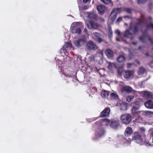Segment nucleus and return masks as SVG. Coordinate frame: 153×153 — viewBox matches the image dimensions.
Wrapping results in <instances>:
<instances>
[{
    "mask_svg": "<svg viewBox=\"0 0 153 153\" xmlns=\"http://www.w3.org/2000/svg\"><path fill=\"white\" fill-rule=\"evenodd\" d=\"M136 62L139 65L140 64V62L138 60H136Z\"/></svg>",
    "mask_w": 153,
    "mask_h": 153,
    "instance_id": "nucleus-54",
    "label": "nucleus"
},
{
    "mask_svg": "<svg viewBox=\"0 0 153 153\" xmlns=\"http://www.w3.org/2000/svg\"><path fill=\"white\" fill-rule=\"evenodd\" d=\"M105 7L103 5H99L97 6V10L99 13L100 14H103L105 12Z\"/></svg>",
    "mask_w": 153,
    "mask_h": 153,
    "instance_id": "nucleus-19",
    "label": "nucleus"
},
{
    "mask_svg": "<svg viewBox=\"0 0 153 153\" xmlns=\"http://www.w3.org/2000/svg\"><path fill=\"white\" fill-rule=\"evenodd\" d=\"M110 96L112 99L117 100L118 99V95L115 93H112L111 94Z\"/></svg>",
    "mask_w": 153,
    "mask_h": 153,
    "instance_id": "nucleus-30",
    "label": "nucleus"
},
{
    "mask_svg": "<svg viewBox=\"0 0 153 153\" xmlns=\"http://www.w3.org/2000/svg\"><path fill=\"white\" fill-rule=\"evenodd\" d=\"M96 36L97 35V33H96Z\"/></svg>",
    "mask_w": 153,
    "mask_h": 153,
    "instance_id": "nucleus-64",
    "label": "nucleus"
},
{
    "mask_svg": "<svg viewBox=\"0 0 153 153\" xmlns=\"http://www.w3.org/2000/svg\"><path fill=\"white\" fill-rule=\"evenodd\" d=\"M121 91L122 92L130 93L131 92H134V91L130 87L126 86L122 87L121 88Z\"/></svg>",
    "mask_w": 153,
    "mask_h": 153,
    "instance_id": "nucleus-12",
    "label": "nucleus"
},
{
    "mask_svg": "<svg viewBox=\"0 0 153 153\" xmlns=\"http://www.w3.org/2000/svg\"><path fill=\"white\" fill-rule=\"evenodd\" d=\"M146 0H137L139 3H143Z\"/></svg>",
    "mask_w": 153,
    "mask_h": 153,
    "instance_id": "nucleus-43",
    "label": "nucleus"
},
{
    "mask_svg": "<svg viewBox=\"0 0 153 153\" xmlns=\"http://www.w3.org/2000/svg\"><path fill=\"white\" fill-rule=\"evenodd\" d=\"M115 33H116L118 36H121V33L120 31L118 30H116Z\"/></svg>",
    "mask_w": 153,
    "mask_h": 153,
    "instance_id": "nucleus-39",
    "label": "nucleus"
},
{
    "mask_svg": "<svg viewBox=\"0 0 153 153\" xmlns=\"http://www.w3.org/2000/svg\"><path fill=\"white\" fill-rule=\"evenodd\" d=\"M118 73L120 76H121L123 74L124 78L128 79L133 76L134 72L133 71H123L122 73L120 71V69H119L118 70Z\"/></svg>",
    "mask_w": 153,
    "mask_h": 153,
    "instance_id": "nucleus-7",
    "label": "nucleus"
},
{
    "mask_svg": "<svg viewBox=\"0 0 153 153\" xmlns=\"http://www.w3.org/2000/svg\"><path fill=\"white\" fill-rule=\"evenodd\" d=\"M108 31L109 34L108 35L109 37H112L113 36V32L111 30V27H108Z\"/></svg>",
    "mask_w": 153,
    "mask_h": 153,
    "instance_id": "nucleus-33",
    "label": "nucleus"
},
{
    "mask_svg": "<svg viewBox=\"0 0 153 153\" xmlns=\"http://www.w3.org/2000/svg\"><path fill=\"white\" fill-rule=\"evenodd\" d=\"M62 50L64 52V53H65V52H66V51L65 49V48H63L62 49Z\"/></svg>",
    "mask_w": 153,
    "mask_h": 153,
    "instance_id": "nucleus-53",
    "label": "nucleus"
},
{
    "mask_svg": "<svg viewBox=\"0 0 153 153\" xmlns=\"http://www.w3.org/2000/svg\"><path fill=\"white\" fill-rule=\"evenodd\" d=\"M118 126V123L116 121H113L110 122V126L113 128H115Z\"/></svg>",
    "mask_w": 153,
    "mask_h": 153,
    "instance_id": "nucleus-25",
    "label": "nucleus"
},
{
    "mask_svg": "<svg viewBox=\"0 0 153 153\" xmlns=\"http://www.w3.org/2000/svg\"><path fill=\"white\" fill-rule=\"evenodd\" d=\"M149 19L150 20H151V19H152V18H151L150 17H149Z\"/></svg>",
    "mask_w": 153,
    "mask_h": 153,
    "instance_id": "nucleus-59",
    "label": "nucleus"
},
{
    "mask_svg": "<svg viewBox=\"0 0 153 153\" xmlns=\"http://www.w3.org/2000/svg\"><path fill=\"white\" fill-rule=\"evenodd\" d=\"M87 39L86 36L82 35V38H80L74 42V44L76 47H79L84 45L86 42Z\"/></svg>",
    "mask_w": 153,
    "mask_h": 153,
    "instance_id": "nucleus-6",
    "label": "nucleus"
},
{
    "mask_svg": "<svg viewBox=\"0 0 153 153\" xmlns=\"http://www.w3.org/2000/svg\"><path fill=\"white\" fill-rule=\"evenodd\" d=\"M106 54L108 57H112L113 56V53L110 49H107L106 51Z\"/></svg>",
    "mask_w": 153,
    "mask_h": 153,
    "instance_id": "nucleus-24",
    "label": "nucleus"
},
{
    "mask_svg": "<svg viewBox=\"0 0 153 153\" xmlns=\"http://www.w3.org/2000/svg\"><path fill=\"white\" fill-rule=\"evenodd\" d=\"M97 51V54H99V57L100 59V60L99 61V63L100 64H102L103 63L102 58L103 57V54L102 51V50H99L98 48L96 47Z\"/></svg>",
    "mask_w": 153,
    "mask_h": 153,
    "instance_id": "nucleus-20",
    "label": "nucleus"
},
{
    "mask_svg": "<svg viewBox=\"0 0 153 153\" xmlns=\"http://www.w3.org/2000/svg\"><path fill=\"white\" fill-rule=\"evenodd\" d=\"M123 140L124 143L128 142V143H130V142H131V141L127 142V140L125 138H123Z\"/></svg>",
    "mask_w": 153,
    "mask_h": 153,
    "instance_id": "nucleus-46",
    "label": "nucleus"
},
{
    "mask_svg": "<svg viewBox=\"0 0 153 153\" xmlns=\"http://www.w3.org/2000/svg\"><path fill=\"white\" fill-rule=\"evenodd\" d=\"M146 145L147 146H152L153 145L147 142L146 143Z\"/></svg>",
    "mask_w": 153,
    "mask_h": 153,
    "instance_id": "nucleus-50",
    "label": "nucleus"
},
{
    "mask_svg": "<svg viewBox=\"0 0 153 153\" xmlns=\"http://www.w3.org/2000/svg\"><path fill=\"white\" fill-rule=\"evenodd\" d=\"M99 19V18H97H97H96V20H98Z\"/></svg>",
    "mask_w": 153,
    "mask_h": 153,
    "instance_id": "nucleus-60",
    "label": "nucleus"
},
{
    "mask_svg": "<svg viewBox=\"0 0 153 153\" xmlns=\"http://www.w3.org/2000/svg\"><path fill=\"white\" fill-rule=\"evenodd\" d=\"M138 30V29L136 27H133V26L132 23L130 25V26L129 30H127L126 31L124 36L128 38H129L131 39H132L133 38V35L130 32V31H133L134 34L136 33V31Z\"/></svg>",
    "mask_w": 153,
    "mask_h": 153,
    "instance_id": "nucleus-3",
    "label": "nucleus"
},
{
    "mask_svg": "<svg viewBox=\"0 0 153 153\" xmlns=\"http://www.w3.org/2000/svg\"><path fill=\"white\" fill-rule=\"evenodd\" d=\"M132 139L133 140L135 141V142L138 143H140L143 141L141 135L137 131H135L134 133Z\"/></svg>",
    "mask_w": 153,
    "mask_h": 153,
    "instance_id": "nucleus-9",
    "label": "nucleus"
},
{
    "mask_svg": "<svg viewBox=\"0 0 153 153\" xmlns=\"http://www.w3.org/2000/svg\"><path fill=\"white\" fill-rule=\"evenodd\" d=\"M145 105L146 107L149 109H153V101L149 100L145 103Z\"/></svg>",
    "mask_w": 153,
    "mask_h": 153,
    "instance_id": "nucleus-18",
    "label": "nucleus"
},
{
    "mask_svg": "<svg viewBox=\"0 0 153 153\" xmlns=\"http://www.w3.org/2000/svg\"><path fill=\"white\" fill-rule=\"evenodd\" d=\"M132 118V117L130 114L126 113L122 114L120 116V119L123 123L127 124L131 122Z\"/></svg>",
    "mask_w": 153,
    "mask_h": 153,
    "instance_id": "nucleus-4",
    "label": "nucleus"
},
{
    "mask_svg": "<svg viewBox=\"0 0 153 153\" xmlns=\"http://www.w3.org/2000/svg\"><path fill=\"white\" fill-rule=\"evenodd\" d=\"M140 131L141 132H144L145 131V129L143 127H140L139 128Z\"/></svg>",
    "mask_w": 153,
    "mask_h": 153,
    "instance_id": "nucleus-44",
    "label": "nucleus"
},
{
    "mask_svg": "<svg viewBox=\"0 0 153 153\" xmlns=\"http://www.w3.org/2000/svg\"><path fill=\"white\" fill-rule=\"evenodd\" d=\"M125 11L128 13H130L131 12V10L130 9L127 8L125 9Z\"/></svg>",
    "mask_w": 153,
    "mask_h": 153,
    "instance_id": "nucleus-41",
    "label": "nucleus"
},
{
    "mask_svg": "<svg viewBox=\"0 0 153 153\" xmlns=\"http://www.w3.org/2000/svg\"><path fill=\"white\" fill-rule=\"evenodd\" d=\"M88 7L87 5L84 6L83 7H81L80 8H79L80 9H81L82 10H84L88 9Z\"/></svg>",
    "mask_w": 153,
    "mask_h": 153,
    "instance_id": "nucleus-38",
    "label": "nucleus"
},
{
    "mask_svg": "<svg viewBox=\"0 0 153 153\" xmlns=\"http://www.w3.org/2000/svg\"><path fill=\"white\" fill-rule=\"evenodd\" d=\"M127 105L128 104L126 103L122 102L120 105V109L123 111L126 110L127 109Z\"/></svg>",
    "mask_w": 153,
    "mask_h": 153,
    "instance_id": "nucleus-23",
    "label": "nucleus"
},
{
    "mask_svg": "<svg viewBox=\"0 0 153 153\" xmlns=\"http://www.w3.org/2000/svg\"><path fill=\"white\" fill-rule=\"evenodd\" d=\"M116 40L118 42H120L121 41L120 39L118 38H116Z\"/></svg>",
    "mask_w": 153,
    "mask_h": 153,
    "instance_id": "nucleus-55",
    "label": "nucleus"
},
{
    "mask_svg": "<svg viewBox=\"0 0 153 153\" xmlns=\"http://www.w3.org/2000/svg\"><path fill=\"white\" fill-rule=\"evenodd\" d=\"M148 111H138L136 113V114L135 115H133L135 116H138L139 119L140 118V120H141V118L140 117L142 116H147Z\"/></svg>",
    "mask_w": 153,
    "mask_h": 153,
    "instance_id": "nucleus-13",
    "label": "nucleus"
},
{
    "mask_svg": "<svg viewBox=\"0 0 153 153\" xmlns=\"http://www.w3.org/2000/svg\"><path fill=\"white\" fill-rule=\"evenodd\" d=\"M97 40L99 43H100L102 41V39L100 37L96 38V40Z\"/></svg>",
    "mask_w": 153,
    "mask_h": 153,
    "instance_id": "nucleus-42",
    "label": "nucleus"
},
{
    "mask_svg": "<svg viewBox=\"0 0 153 153\" xmlns=\"http://www.w3.org/2000/svg\"><path fill=\"white\" fill-rule=\"evenodd\" d=\"M105 70L104 69H100L98 70V73L101 76H103L104 74Z\"/></svg>",
    "mask_w": 153,
    "mask_h": 153,
    "instance_id": "nucleus-32",
    "label": "nucleus"
},
{
    "mask_svg": "<svg viewBox=\"0 0 153 153\" xmlns=\"http://www.w3.org/2000/svg\"><path fill=\"white\" fill-rule=\"evenodd\" d=\"M149 133L151 134L152 136H153V128H152L150 129L149 131Z\"/></svg>",
    "mask_w": 153,
    "mask_h": 153,
    "instance_id": "nucleus-40",
    "label": "nucleus"
},
{
    "mask_svg": "<svg viewBox=\"0 0 153 153\" xmlns=\"http://www.w3.org/2000/svg\"><path fill=\"white\" fill-rule=\"evenodd\" d=\"M131 63H128L127 65V67L128 68H129L131 67Z\"/></svg>",
    "mask_w": 153,
    "mask_h": 153,
    "instance_id": "nucleus-52",
    "label": "nucleus"
},
{
    "mask_svg": "<svg viewBox=\"0 0 153 153\" xmlns=\"http://www.w3.org/2000/svg\"><path fill=\"white\" fill-rule=\"evenodd\" d=\"M64 75L66 77H69L70 78H71V75H69L68 74H66V73H64Z\"/></svg>",
    "mask_w": 153,
    "mask_h": 153,
    "instance_id": "nucleus-47",
    "label": "nucleus"
},
{
    "mask_svg": "<svg viewBox=\"0 0 153 153\" xmlns=\"http://www.w3.org/2000/svg\"><path fill=\"white\" fill-rule=\"evenodd\" d=\"M124 17L125 18H129V17L127 16H125Z\"/></svg>",
    "mask_w": 153,
    "mask_h": 153,
    "instance_id": "nucleus-57",
    "label": "nucleus"
},
{
    "mask_svg": "<svg viewBox=\"0 0 153 153\" xmlns=\"http://www.w3.org/2000/svg\"><path fill=\"white\" fill-rule=\"evenodd\" d=\"M91 88V94L92 95L94 94L96 91V87L95 86V82L91 83L90 85Z\"/></svg>",
    "mask_w": 153,
    "mask_h": 153,
    "instance_id": "nucleus-22",
    "label": "nucleus"
},
{
    "mask_svg": "<svg viewBox=\"0 0 153 153\" xmlns=\"http://www.w3.org/2000/svg\"><path fill=\"white\" fill-rule=\"evenodd\" d=\"M148 39L151 42L153 43L151 41L150 38L146 34V33H143V35L140 38V40L141 41L144 42L145 40Z\"/></svg>",
    "mask_w": 153,
    "mask_h": 153,
    "instance_id": "nucleus-17",
    "label": "nucleus"
},
{
    "mask_svg": "<svg viewBox=\"0 0 153 153\" xmlns=\"http://www.w3.org/2000/svg\"><path fill=\"white\" fill-rule=\"evenodd\" d=\"M125 59V56L123 55L120 56L117 59V61L119 62H122L124 61Z\"/></svg>",
    "mask_w": 153,
    "mask_h": 153,
    "instance_id": "nucleus-29",
    "label": "nucleus"
},
{
    "mask_svg": "<svg viewBox=\"0 0 153 153\" xmlns=\"http://www.w3.org/2000/svg\"><path fill=\"white\" fill-rule=\"evenodd\" d=\"M139 85L141 86V85H142V82H140V83H139Z\"/></svg>",
    "mask_w": 153,
    "mask_h": 153,
    "instance_id": "nucleus-56",
    "label": "nucleus"
},
{
    "mask_svg": "<svg viewBox=\"0 0 153 153\" xmlns=\"http://www.w3.org/2000/svg\"><path fill=\"white\" fill-rule=\"evenodd\" d=\"M125 25H127V24H126V23H125Z\"/></svg>",
    "mask_w": 153,
    "mask_h": 153,
    "instance_id": "nucleus-62",
    "label": "nucleus"
},
{
    "mask_svg": "<svg viewBox=\"0 0 153 153\" xmlns=\"http://www.w3.org/2000/svg\"><path fill=\"white\" fill-rule=\"evenodd\" d=\"M145 71V69L141 67L139 69L138 74L139 75H142L144 73Z\"/></svg>",
    "mask_w": 153,
    "mask_h": 153,
    "instance_id": "nucleus-31",
    "label": "nucleus"
},
{
    "mask_svg": "<svg viewBox=\"0 0 153 153\" xmlns=\"http://www.w3.org/2000/svg\"><path fill=\"white\" fill-rule=\"evenodd\" d=\"M81 32V29L77 24L74 25L71 28V32L73 33H76L77 34H79Z\"/></svg>",
    "mask_w": 153,
    "mask_h": 153,
    "instance_id": "nucleus-10",
    "label": "nucleus"
},
{
    "mask_svg": "<svg viewBox=\"0 0 153 153\" xmlns=\"http://www.w3.org/2000/svg\"><path fill=\"white\" fill-rule=\"evenodd\" d=\"M103 3L106 4H110L111 6L113 5V4L111 0H100Z\"/></svg>",
    "mask_w": 153,
    "mask_h": 153,
    "instance_id": "nucleus-26",
    "label": "nucleus"
},
{
    "mask_svg": "<svg viewBox=\"0 0 153 153\" xmlns=\"http://www.w3.org/2000/svg\"><path fill=\"white\" fill-rule=\"evenodd\" d=\"M121 12L120 8L114 9L111 12L109 17V19L112 21H114L116 19L117 14Z\"/></svg>",
    "mask_w": 153,
    "mask_h": 153,
    "instance_id": "nucleus-8",
    "label": "nucleus"
},
{
    "mask_svg": "<svg viewBox=\"0 0 153 153\" xmlns=\"http://www.w3.org/2000/svg\"><path fill=\"white\" fill-rule=\"evenodd\" d=\"M83 32H85V33L86 34V35H87V34L88 35V34L87 33V29L86 28L84 29Z\"/></svg>",
    "mask_w": 153,
    "mask_h": 153,
    "instance_id": "nucleus-51",
    "label": "nucleus"
},
{
    "mask_svg": "<svg viewBox=\"0 0 153 153\" xmlns=\"http://www.w3.org/2000/svg\"><path fill=\"white\" fill-rule=\"evenodd\" d=\"M90 0H83V3L84 4L88 2Z\"/></svg>",
    "mask_w": 153,
    "mask_h": 153,
    "instance_id": "nucleus-48",
    "label": "nucleus"
},
{
    "mask_svg": "<svg viewBox=\"0 0 153 153\" xmlns=\"http://www.w3.org/2000/svg\"><path fill=\"white\" fill-rule=\"evenodd\" d=\"M133 132L132 128L130 127H127L125 130L124 134L126 137H129L132 135Z\"/></svg>",
    "mask_w": 153,
    "mask_h": 153,
    "instance_id": "nucleus-14",
    "label": "nucleus"
},
{
    "mask_svg": "<svg viewBox=\"0 0 153 153\" xmlns=\"http://www.w3.org/2000/svg\"><path fill=\"white\" fill-rule=\"evenodd\" d=\"M147 115V116H148L149 117H152L153 116V112H152L149 111H148Z\"/></svg>",
    "mask_w": 153,
    "mask_h": 153,
    "instance_id": "nucleus-35",
    "label": "nucleus"
},
{
    "mask_svg": "<svg viewBox=\"0 0 153 153\" xmlns=\"http://www.w3.org/2000/svg\"><path fill=\"white\" fill-rule=\"evenodd\" d=\"M122 18L121 17H120L118 18V19H117V22H119L122 20Z\"/></svg>",
    "mask_w": 153,
    "mask_h": 153,
    "instance_id": "nucleus-45",
    "label": "nucleus"
},
{
    "mask_svg": "<svg viewBox=\"0 0 153 153\" xmlns=\"http://www.w3.org/2000/svg\"><path fill=\"white\" fill-rule=\"evenodd\" d=\"M137 21H138V23H137V25H141L142 24H143L144 23L143 20H140L139 19H137Z\"/></svg>",
    "mask_w": 153,
    "mask_h": 153,
    "instance_id": "nucleus-36",
    "label": "nucleus"
},
{
    "mask_svg": "<svg viewBox=\"0 0 153 153\" xmlns=\"http://www.w3.org/2000/svg\"><path fill=\"white\" fill-rule=\"evenodd\" d=\"M109 94V92L106 90L103 91L101 93V96L107 98Z\"/></svg>",
    "mask_w": 153,
    "mask_h": 153,
    "instance_id": "nucleus-28",
    "label": "nucleus"
},
{
    "mask_svg": "<svg viewBox=\"0 0 153 153\" xmlns=\"http://www.w3.org/2000/svg\"><path fill=\"white\" fill-rule=\"evenodd\" d=\"M133 43L134 44V45H135L136 44V43H134V42H133Z\"/></svg>",
    "mask_w": 153,
    "mask_h": 153,
    "instance_id": "nucleus-61",
    "label": "nucleus"
},
{
    "mask_svg": "<svg viewBox=\"0 0 153 153\" xmlns=\"http://www.w3.org/2000/svg\"><path fill=\"white\" fill-rule=\"evenodd\" d=\"M86 47L88 50H91L94 48L95 44L93 41H90L87 43Z\"/></svg>",
    "mask_w": 153,
    "mask_h": 153,
    "instance_id": "nucleus-15",
    "label": "nucleus"
},
{
    "mask_svg": "<svg viewBox=\"0 0 153 153\" xmlns=\"http://www.w3.org/2000/svg\"><path fill=\"white\" fill-rule=\"evenodd\" d=\"M149 65L151 68H153V61L151 62Z\"/></svg>",
    "mask_w": 153,
    "mask_h": 153,
    "instance_id": "nucleus-49",
    "label": "nucleus"
},
{
    "mask_svg": "<svg viewBox=\"0 0 153 153\" xmlns=\"http://www.w3.org/2000/svg\"><path fill=\"white\" fill-rule=\"evenodd\" d=\"M116 67L115 64L114 63H109V65L108 66V68L110 70H112L115 69Z\"/></svg>",
    "mask_w": 153,
    "mask_h": 153,
    "instance_id": "nucleus-27",
    "label": "nucleus"
},
{
    "mask_svg": "<svg viewBox=\"0 0 153 153\" xmlns=\"http://www.w3.org/2000/svg\"><path fill=\"white\" fill-rule=\"evenodd\" d=\"M100 125L101 126H108L110 123V121L108 119L104 118L100 120Z\"/></svg>",
    "mask_w": 153,
    "mask_h": 153,
    "instance_id": "nucleus-16",
    "label": "nucleus"
},
{
    "mask_svg": "<svg viewBox=\"0 0 153 153\" xmlns=\"http://www.w3.org/2000/svg\"><path fill=\"white\" fill-rule=\"evenodd\" d=\"M101 21L102 22H103L104 21V20L103 19H102Z\"/></svg>",
    "mask_w": 153,
    "mask_h": 153,
    "instance_id": "nucleus-58",
    "label": "nucleus"
},
{
    "mask_svg": "<svg viewBox=\"0 0 153 153\" xmlns=\"http://www.w3.org/2000/svg\"><path fill=\"white\" fill-rule=\"evenodd\" d=\"M135 93L138 95H140L146 99H153V94L149 91H135Z\"/></svg>",
    "mask_w": 153,
    "mask_h": 153,
    "instance_id": "nucleus-5",
    "label": "nucleus"
},
{
    "mask_svg": "<svg viewBox=\"0 0 153 153\" xmlns=\"http://www.w3.org/2000/svg\"><path fill=\"white\" fill-rule=\"evenodd\" d=\"M139 48V49H140V47Z\"/></svg>",
    "mask_w": 153,
    "mask_h": 153,
    "instance_id": "nucleus-63",
    "label": "nucleus"
},
{
    "mask_svg": "<svg viewBox=\"0 0 153 153\" xmlns=\"http://www.w3.org/2000/svg\"><path fill=\"white\" fill-rule=\"evenodd\" d=\"M87 15L90 19L87 22V27L89 29H96V14L91 12L88 13Z\"/></svg>",
    "mask_w": 153,
    "mask_h": 153,
    "instance_id": "nucleus-1",
    "label": "nucleus"
},
{
    "mask_svg": "<svg viewBox=\"0 0 153 153\" xmlns=\"http://www.w3.org/2000/svg\"><path fill=\"white\" fill-rule=\"evenodd\" d=\"M135 91H134L133 92V95H129L127 96L126 98V100L128 102H130L135 97H136L138 96V94H136L135 93Z\"/></svg>",
    "mask_w": 153,
    "mask_h": 153,
    "instance_id": "nucleus-21",
    "label": "nucleus"
},
{
    "mask_svg": "<svg viewBox=\"0 0 153 153\" xmlns=\"http://www.w3.org/2000/svg\"><path fill=\"white\" fill-rule=\"evenodd\" d=\"M146 27L148 29H149L151 28L153 29V25L152 23H150L149 25H146Z\"/></svg>",
    "mask_w": 153,
    "mask_h": 153,
    "instance_id": "nucleus-37",
    "label": "nucleus"
},
{
    "mask_svg": "<svg viewBox=\"0 0 153 153\" xmlns=\"http://www.w3.org/2000/svg\"><path fill=\"white\" fill-rule=\"evenodd\" d=\"M65 46L66 48H71L72 45L69 42H67L65 44Z\"/></svg>",
    "mask_w": 153,
    "mask_h": 153,
    "instance_id": "nucleus-34",
    "label": "nucleus"
},
{
    "mask_svg": "<svg viewBox=\"0 0 153 153\" xmlns=\"http://www.w3.org/2000/svg\"><path fill=\"white\" fill-rule=\"evenodd\" d=\"M142 100L141 99H137L132 104H133L132 109L131 112L132 115L136 114V113L138 111V110L141 105Z\"/></svg>",
    "mask_w": 153,
    "mask_h": 153,
    "instance_id": "nucleus-2",
    "label": "nucleus"
},
{
    "mask_svg": "<svg viewBox=\"0 0 153 153\" xmlns=\"http://www.w3.org/2000/svg\"><path fill=\"white\" fill-rule=\"evenodd\" d=\"M110 110L109 108H105L100 114V116L101 117H107L109 116Z\"/></svg>",
    "mask_w": 153,
    "mask_h": 153,
    "instance_id": "nucleus-11",
    "label": "nucleus"
}]
</instances>
